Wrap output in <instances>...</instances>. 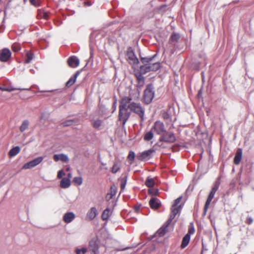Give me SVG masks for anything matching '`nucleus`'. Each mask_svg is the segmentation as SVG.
Listing matches in <instances>:
<instances>
[{
	"label": "nucleus",
	"mask_w": 254,
	"mask_h": 254,
	"mask_svg": "<svg viewBox=\"0 0 254 254\" xmlns=\"http://www.w3.org/2000/svg\"><path fill=\"white\" fill-rule=\"evenodd\" d=\"M5 88H3V87H0V90H1V91H5Z\"/></svg>",
	"instance_id": "54"
},
{
	"label": "nucleus",
	"mask_w": 254,
	"mask_h": 254,
	"mask_svg": "<svg viewBox=\"0 0 254 254\" xmlns=\"http://www.w3.org/2000/svg\"><path fill=\"white\" fill-rule=\"evenodd\" d=\"M15 90H20V89H16V88H5V91H8V92H11Z\"/></svg>",
	"instance_id": "46"
},
{
	"label": "nucleus",
	"mask_w": 254,
	"mask_h": 254,
	"mask_svg": "<svg viewBox=\"0 0 254 254\" xmlns=\"http://www.w3.org/2000/svg\"><path fill=\"white\" fill-rule=\"evenodd\" d=\"M71 184L70 180L69 178H64L60 182V187L63 189H66L70 187Z\"/></svg>",
	"instance_id": "19"
},
{
	"label": "nucleus",
	"mask_w": 254,
	"mask_h": 254,
	"mask_svg": "<svg viewBox=\"0 0 254 254\" xmlns=\"http://www.w3.org/2000/svg\"><path fill=\"white\" fill-rule=\"evenodd\" d=\"M163 117L164 119H168L170 118L169 115L167 113L163 114Z\"/></svg>",
	"instance_id": "48"
},
{
	"label": "nucleus",
	"mask_w": 254,
	"mask_h": 254,
	"mask_svg": "<svg viewBox=\"0 0 254 254\" xmlns=\"http://www.w3.org/2000/svg\"><path fill=\"white\" fill-rule=\"evenodd\" d=\"M190 240V235L189 234H186L183 239L181 248H185L189 244Z\"/></svg>",
	"instance_id": "21"
},
{
	"label": "nucleus",
	"mask_w": 254,
	"mask_h": 254,
	"mask_svg": "<svg viewBox=\"0 0 254 254\" xmlns=\"http://www.w3.org/2000/svg\"><path fill=\"white\" fill-rule=\"evenodd\" d=\"M220 184V179L218 178L217 180L214 183L213 187L211 189V190L208 196L207 199L206 201L204 207V214H205L207 209L211 202L212 199L213 198L215 193L216 191L218 190L219 185Z\"/></svg>",
	"instance_id": "3"
},
{
	"label": "nucleus",
	"mask_w": 254,
	"mask_h": 254,
	"mask_svg": "<svg viewBox=\"0 0 254 254\" xmlns=\"http://www.w3.org/2000/svg\"><path fill=\"white\" fill-rule=\"evenodd\" d=\"M36 159H43V158H42V157H38V158H37Z\"/></svg>",
	"instance_id": "57"
},
{
	"label": "nucleus",
	"mask_w": 254,
	"mask_h": 254,
	"mask_svg": "<svg viewBox=\"0 0 254 254\" xmlns=\"http://www.w3.org/2000/svg\"><path fill=\"white\" fill-rule=\"evenodd\" d=\"M131 99L128 97H124L120 105L119 120L123 122V125H124L130 115V113L128 111L135 113L140 118L141 121L143 120L144 110L139 104L134 102L130 103Z\"/></svg>",
	"instance_id": "1"
},
{
	"label": "nucleus",
	"mask_w": 254,
	"mask_h": 254,
	"mask_svg": "<svg viewBox=\"0 0 254 254\" xmlns=\"http://www.w3.org/2000/svg\"><path fill=\"white\" fill-rule=\"evenodd\" d=\"M31 3L35 6H38L39 3V0H30Z\"/></svg>",
	"instance_id": "42"
},
{
	"label": "nucleus",
	"mask_w": 254,
	"mask_h": 254,
	"mask_svg": "<svg viewBox=\"0 0 254 254\" xmlns=\"http://www.w3.org/2000/svg\"><path fill=\"white\" fill-rule=\"evenodd\" d=\"M138 86H139V87H142V86H141V83H139V82L138 83Z\"/></svg>",
	"instance_id": "55"
},
{
	"label": "nucleus",
	"mask_w": 254,
	"mask_h": 254,
	"mask_svg": "<svg viewBox=\"0 0 254 254\" xmlns=\"http://www.w3.org/2000/svg\"><path fill=\"white\" fill-rule=\"evenodd\" d=\"M182 209L181 205H180L178 207L172 206L171 208V213L169 219L167 220L168 221V223H171L172 221L174 219L176 215L180 212Z\"/></svg>",
	"instance_id": "11"
},
{
	"label": "nucleus",
	"mask_w": 254,
	"mask_h": 254,
	"mask_svg": "<svg viewBox=\"0 0 254 254\" xmlns=\"http://www.w3.org/2000/svg\"><path fill=\"white\" fill-rule=\"evenodd\" d=\"M99 244L96 240L92 239L89 242V250L91 254H99Z\"/></svg>",
	"instance_id": "7"
},
{
	"label": "nucleus",
	"mask_w": 254,
	"mask_h": 254,
	"mask_svg": "<svg viewBox=\"0 0 254 254\" xmlns=\"http://www.w3.org/2000/svg\"><path fill=\"white\" fill-rule=\"evenodd\" d=\"M111 215V210L109 208H107L103 211L102 214V218L103 220H106L108 219Z\"/></svg>",
	"instance_id": "22"
},
{
	"label": "nucleus",
	"mask_w": 254,
	"mask_h": 254,
	"mask_svg": "<svg viewBox=\"0 0 254 254\" xmlns=\"http://www.w3.org/2000/svg\"><path fill=\"white\" fill-rule=\"evenodd\" d=\"M71 177H72L71 174L70 173H68V174H67V178H69V180H70L71 178Z\"/></svg>",
	"instance_id": "51"
},
{
	"label": "nucleus",
	"mask_w": 254,
	"mask_h": 254,
	"mask_svg": "<svg viewBox=\"0 0 254 254\" xmlns=\"http://www.w3.org/2000/svg\"><path fill=\"white\" fill-rule=\"evenodd\" d=\"M42 160H32L28 163L25 164L23 167L22 169H28L33 168L36 165L39 164Z\"/></svg>",
	"instance_id": "13"
},
{
	"label": "nucleus",
	"mask_w": 254,
	"mask_h": 254,
	"mask_svg": "<svg viewBox=\"0 0 254 254\" xmlns=\"http://www.w3.org/2000/svg\"><path fill=\"white\" fill-rule=\"evenodd\" d=\"M78 122V120H68L62 123L63 126H69L73 125H75Z\"/></svg>",
	"instance_id": "24"
},
{
	"label": "nucleus",
	"mask_w": 254,
	"mask_h": 254,
	"mask_svg": "<svg viewBox=\"0 0 254 254\" xmlns=\"http://www.w3.org/2000/svg\"><path fill=\"white\" fill-rule=\"evenodd\" d=\"M156 56L154 55L151 57L141 58V61L143 65L140 67V72L141 74H145L150 71H155L160 67L159 62L152 63L153 59Z\"/></svg>",
	"instance_id": "2"
},
{
	"label": "nucleus",
	"mask_w": 254,
	"mask_h": 254,
	"mask_svg": "<svg viewBox=\"0 0 254 254\" xmlns=\"http://www.w3.org/2000/svg\"><path fill=\"white\" fill-rule=\"evenodd\" d=\"M65 175V173L63 170H61L59 171L57 175V178L58 179H61L62 177Z\"/></svg>",
	"instance_id": "39"
},
{
	"label": "nucleus",
	"mask_w": 254,
	"mask_h": 254,
	"mask_svg": "<svg viewBox=\"0 0 254 254\" xmlns=\"http://www.w3.org/2000/svg\"><path fill=\"white\" fill-rule=\"evenodd\" d=\"M137 80L139 81V83H141V86H143L144 83L143 77L140 75L137 77Z\"/></svg>",
	"instance_id": "41"
},
{
	"label": "nucleus",
	"mask_w": 254,
	"mask_h": 254,
	"mask_svg": "<svg viewBox=\"0 0 254 254\" xmlns=\"http://www.w3.org/2000/svg\"><path fill=\"white\" fill-rule=\"evenodd\" d=\"M182 198V196H180L179 197H178V198H177L175 201H174V204L172 205L173 206H175V207H178L179 206V205H178L179 203L180 202L181 199Z\"/></svg>",
	"instance_id": "40"
},
{
	"label": "nucleus",
	"mask_w": 254,
	"mask_h": 254,
	"mask_svg": "<svg viewBox=\"0 0 254 254\" xmlns=\"http://www.w3.org/2000/svg\"><path fill=\"white\" fill-rule=\"evenodd\" d=\"M66 170L67 171H68L69 170V167H67V168H66Z\"/></svg>",
	"instance_id": "56"
},
{
	"label": "nucleus",
	"mask_w": 254,
	"mask_h": 254,
	"mask_svg": "<svg viewBox=\"0 0 254 254\" xmlns=\"http://www.w3.org/2000/svg\"><path fill=\"white\" fill-rule=\"evenodd\" d=\"M242 150L240 148H239L237 150L236 155L234 159H242Z\"/></svg>",
	"instance_id": "35"
},
{
	"label": "nucleus",
	"mask_w": 254,
	"mask_h": 254,
	"mask_svg": "<svg viewBox=\"0 0 254 254\" xmlns=\"http://www.w3.org/2000/svg\"><path fill=\"white\" fill-rule=\"evenodd\" d=\"M154 95L153 88L151 85H148L144 92V100L146 104L150 103Z\"/></svg>",
	"instance_id": "4"
},
{
	"label": "nucleus",
	"mask_w": 254,
	"mask_h": 254,
	"mask_svg": "<svg viewBox=\"0 0 254 254\" xmlns=\"http://www.w3.org/2000/svg\"><path fill=\"white\" fill-rule=\"evenodd\" d=\"M87 249L86 248H82L81 249L77 248L75 250L76 254H85Z\"/></svg>",
	"instance_id": "31"
},
{
	"label": "nucleus",
	"mask_w": 254,
	"mask_h": 254,
	"mask_svg": "<svg viewBox=\"0 0 254 254\" xmlns=\"http://www.w3.org/2000/svg\"><path fill=\"white\" fill-rule=\"evenodd\" d=\"M54 159H68V157L64 154H55L54 155Z\"/></svg>",
	"instance_id": "33"
},
{
	"label": "nucleus",
	"mask_w": 254,
	"mask_h": 254,
	"mask_svg": "<svg viewBox=\"0 0 254 254\" xmlns=\"http://www.w3.org/2000/svg\"><path fill=\"white\" fill-rule=\"evenodd\" d=\"M97 215V211L95 207H91L87 214V217L90 220H93Z\"/></svg>",
	"instance_id": "17"
},
{
	"label": "nucleus",
	"mask_w": 254,
	"mask_h": 254,
	"mask_svg": "<svg viewBox=\"0 0 254 254\" xmlns=\"http://www.w3.org/2000/svg\"><path fill=\"white\" fill-rule=\"evenodd\" d=\"M73 181L75 184L78 185H81L82 183V179L80 177H74Z\"/></svg>",
	"instance_id": "32"
},
{
	"label": "nucleus",
	"mask_w": 254,
	"mask_h": 254,
	"mask_svg": "<svg viewBox=\"0 0 254 254\" xmlns=\"http://www.w3.org/2000/svg\"><path fill=\"white\" fill-rule=\"evenodd\" d=\"M149 205L152 209H156L160 206L161 203L157 198L153 197L149 201Z\"/></svg>",
	"instance_id": "16"
},
{
	"label": "nucleus",
	"mask_w": 254,
	"mask_h": 254,
	"mask_svg": "<svg viewBox=\"0 0 254 254\" xmlns=\"http://www.w3.org/2000/svg\"><path fill=\"white\" fill-rule=\"evenodd\" d=\"M67 63L69 66L75 67L79 65V60L77 57L72 56L68 58Z\"/></svg>",
	"instance_id": "15"
},
{
	"label": "nucleus",
	"mask_w": 254,
	"mask_h": 254,
	"mask_svg": "<svg viewBox=\"0 0 254 254\" xmlns=\"http://www.w3.org/2000/svg\"><path fill=\"white\" fill-rule=\"evenodd\" d=\"M241 160H234V162L235 164L238 165V164H239Z\"/></svg>",
	"instance_id": "49"
},
{
	"label": "nucleus",
	"mask_w": 254,
	"mask_h": 254,
	"mask_svg": "<svg viewBox=\"0 0 254 254\" xmlns=\"http://www.w3.org/2000/svg\"><path fill=\"white\" fill-rule=\"evenodd\" d=\"M171 223H168V221L167 222L156 232L155 233L156 236L159 237H163L166 233L168 227Z\"/></svg>",
	"instance_id": "12"
},
{
	"label": "nucleus",
	"mask_w": 254,
	"mask_h": 254,
	"mask_svg": "<svg viewBox=\"0 0 254 254\" xmlns=\"http://www.w3.org/2000/svg\"><path fill=\"white\" fill-rule=\"evenodd\" d=\"M127 58L128 63L131 64H137L139 63L138 59L135 56L131 47H129L127 49Z\"/></svg>",
	"instance_id": "5"
},
{
	"label": "nucleus",
	"mask_w": 254,
	"mask_h": 254,
	"mask_svg": "<svg viewBox=\"0 0 254 254\" xmlns=\"http://www.w3.org/2000/svg\"><path fill=\"white\" fill-rule=\"evenodd\" d=\"M117 190V189L116 186H112L110 188V192L109 193H108L106 195V199L108 200L111 199L114 196L116 195Z\"/></svg>",
	"instance_id": "18"
},
{
	"label": "nucleus",
	"mask_w": 254,
	"mask_h": 254,
	"mask_svg": "<svg viewBox=\"0 0 254 254\" xmlns=\"http://www.w3.org/2000/svg\"><path fill=\"white\" fill-rule=\"evenodd\" d=\"M11 52L7 48H4L0 50V61L7 62L11 58Z\"/></svg>",
	"instance_id": "6"
},
{
	"label": "nucleus",
	"mask_w": 254,
	"mask_h": 254,
	"mask_svg": "<svg viewBox=\"0 0 254 254\" xmlns=\"http://www.w3.org/2000/svg\"><path fill=\"white\" fill-rule=\"evenodd\" d=\"M153 137V134L151 131H150L145 134L144 138L145 140L149 141L151 140Z\"/></svg>",
	"instance_id": "30"
},
{
	"label": "nucleus",
	"mask_w": 254,
	"mask_h": 254,
	"mask_svg": "<svg viewBox=\"0 0 254 254\" xmlns=\"http://www.w3.org/2000/svg\"><path fill=\"white\" fill-rule=\"evenodd\" d=\"M102 121L100 120H96L92 122L93 127L97 129H99L102 126Z\"/></svg>",
	"instance_id": "28"
},
{
	"label": "nucleus",
	"mask_w": 254,
	"mask_h": 254,
	"mask_svg": "<svg viewBox=\"0 0 254 254\" xmlns=\"http://www.w3.org/2000/svg\"><path fill=\"white\" fill-rule=\"evenodd\" d=\"M29 122L27 121V120H24L21 126L20 127V130L21 132H23L25 130H26L28 127V126H29Z\"/></svg>",
	"instance_id": "26"
},
{
	"label": "nucleus",
	"mask_w": 254,
	"mask_h": 254,
	"mask_svg": "<svg viewBox=\"0 0 254 254\" xmlns=\"http://www.w3.org/2000/svg\"><path fill=\"white\" fill-rule=\"evenodd\" d=\"M194 231L195 230L194 227L193 226H190L188 234H190H190H193L194 233Z\"/></svg>",
	"instance_id": "44"
},
{
	"label": "nucleus",
	"mask_w": 254,
	"mask_h": 254,
	"mask_svg": "<svg viewBox=\"0 0 254 254\" xmlns=\"http://www.w3.org/2000/svg\"><path fill=\"white\" fill-rule=\"evenodd\" d=\"M80 72L77 71L74 75L73 77H71L70 79L66 82V86L67 87H70L72 85H73L76 81V79L77 77L79 75Z\"/></svg>",
	"instance_id": "20"
},
{
	"label": "nucleus",
	"mask_w": 254,
	"mask_h": 254,
	"mask_svg": "<svg viewBox=\"0 0 254 254\" xmlns=\"http://www.w3.org/2000/svg\"><path fill=\"white\" fill-rule=\"evenodd\" d=\"M155 152L154 150L149 149L143 152L139 153L137 154V157L140 159H145L146 158H151L154 156Z\"/></svg>",
	"instance_id": "8"
},
{
	"label": "nucleus",
	"mask_w": 254,
	"mask_h": 254,
	"mask_svg": "<svg viewBox=\"0 0 254 254\" xmlns=\"http://www.w3.org/2000/svg\"><path fill=\"white\" fill-rule=\"evenodd\" d=\"M153 129L157 134H162L165 131L164 124L160 121L155 122L153 127Z\"/></svg>",
	"instance_id": "10"
},
{
	"label": "nucleus",
	"mask_w": 254,
	"mask_h": 254,
	"mask_svg": "<svg viewBox=\"0 0 254 254\" xmlns=\"http://www.w3.org/2000/svg\"><path fill=\"white\" fill-rule=\"evenodd\" d=\"M176 140V137L173 133H166L160 138V140L172 143Z\"/></svg>",
	"instance_id": "9"
},
{
	"label": "nucleus",
	"mask_w": 254,
	"mask_h": 254,
	"mask_svg": "<svg viewBox=\"0 0 254 254\" xmlns=\"http://www.w3.org/2000/svg\"><path fill=\"white\" fill-rule=\"evenodd\" d=\"M201 93H202L201 89H200L198 93V96H200L201 94Z\"/></svg>",
	"instance_id": "53"
},
{
	"label": "nucleus",
	"mask_w": 254,
	"mask_h": 254,
	"mask_svg": "<svg viewBox=\"0 0 254 254\" xmlns=\"http://www.w3.org/2000/svg\"><path fill=\"white\" fill-rule=\"evenodd\" d=\"M135 157V153L133 151H130L127 156V159H134Z\"/></svg>",
	"instance_id": "43"
},
{
	"label": "nucleus",
	"mask_w": 254,
	"mask_h": 254,
	"mask_svg": "<svg viewBox=\"0 0 254 254\" xmlns=\"http://www.w3.org/2000/svg\"><path fill=\"white\" fill-rule=\"evenodd\" d=\"M127 175L126 174L125 175L124 177L121 179V190H123L125 189L126 187V185L127 181Z\"/></svg>",
	"instance_id": "27"
},
{
	"label": "nucleus",
	"mask_w": 254,
	"mask_h": 254,
	"mask_svg": "<svg viewBox=\"0 0 254 254\" xmlns=\"http://www.w3.org/2000/svg\"><path fill=\"white\" fill-rule=\"evenodd\" d=\"M75 214L72 212L65 213L63 216V220L66 223L71 222L75 218Z\"/></svg>",
	"instance_id": "14"
},
{
	"label": "nucleus",
	"mask_w": 254,
	"mask_h": 254,
	"mask_svg": "<svg viewBox=\"0 0 254 254\" xmlns=\"http://www.w3.org/2000/svg\"><path fill=\"white\" fill-rule=\"evenodd\" d=\"M166 7V5H162V6H161L160 7L159 10L161 12H164L165 11V9Z\"/></svg>",
	"instance_id": "47"
},
{
	"label": "nucleus",
	"mask_w": 254,
	"mask_h": 254,
	"mask_svg": "<svg viewBox=\"0 0 254 254\" xmlns=\"http://www.w3.org/2000/svg\"><path fill=\"white\" fill-rule=\"evenodd\" d=\"M43 16L45 19H47L48 18V15L47 13H44Z\"/></svg>",
	"instance_id": "50"
},
{
	"label": "nucleus",
	"mask_w": 254,
	"mask_h": 254,
	"mask_svg": "<svg viewBox=\"0 0 254 254\" xmlns=\"http://www.w3.org/2000/svg\"><path fill=\"white\" fill-rule=\"evenodd\" d=\"M33 59V54L30 52H28L26 54V59L25 62L26 63H29Z\"/></svg>",
	"instance_id": "34"
},
{
	"label": "nucleus",
	"mask_w": 254,
	"mask_h": 254,
	"mask_svg": "<svg viewBox=\"0 0 254 254\" xmlns=\"http://www.w3.org/2000/svg\"><path fill=\"white\" fill-rule=\"evenodd\" d=\"M180 35L178 34H173L171 36V39L172 41L176 42L180 39Z\"/></svg>",
	"instance_id": "36"
},
{
	"label": "nucleus",
	"mask_w": 254,
	"mask_h": 254,
	"mask_svg": "<svg viewBox=\"0 0 254 254\" xmlns=\"http://www.w3.org/2000/svg\"><path fill=\"white\" fill-rule=\"evenodd\" d=\"M20 147L17 146L10 149L8 154L10 157H13L17 155L20 152Z\"/></svg>",
	"instance_id": "23"
},
{
	"label": "nucleus",
	"mask_w": 254,
	"mask_h": 254,
	"mask_svg": "<svg viewBox=\"0 0 254 254\" xmlns=\"http://www.w3.org/2000/svg\"><path fill=\"white\" fill-rule=\"evenodd\" d=\"M145 185L149 188H152L154 185V181L152 178H147L145 182Z\"/></svg>",
	"instance_id": "29"
},
{
	"label": "nucleus",
	"mask_w": 254,
	"mask_h": 254,
	"mask_svg": "<svg viewBox=\"0 0 254 254\" xmlns=\"http://www.w3.org/2000/svg\"><path fill=\"white\" fill-rule=\"evenodd\" d=\"M121 166V164L120 162L118 161L115 163L112 168V172L113 173H117L120 169Z\"/></svg>",
	"instance_id": "25"
},
{
	"label": "nucleus",
	"mask_w": 254,
	"mask_h": 254,
	"mask_svg": "<svg viewBox=\"0 0 254 254\" xmlns=\"http://www.w3.org/2000/svg\"><path fill=\"white\" fill-rule=\"evenodd\" d=\"M253 222V219L251 217H248L246 220V223L248 224H251Z\"/></svg>",
	"instance_id": "45"
},
{
	"label": "nucleus",
	"mask_w": 254,
	"mask_h": 254,
	"mask_svg": "<svg viewBox=\"0 0 254 254\" xmlns=\"http://www.w3.org/2000/svg\"><path fill=\"white\" fill-rule=\"evenodd\" d=\"M148 191L150 194L156 195L158 193L159 190L157 189H149Z\"/></svg>",
	"instance_id": "38"
},
{
	"label": "nucleus",
	"mask_w": 254,
	"mask_h": 254,
	"mask_svg": "<svg viewBox=\"0 0 254 254\" xmlns=\"http://www.w3.org/2000/svg\"><path fill=\"white\" fill-rule=\"evenodd\" d=\"M12 49L15 52H17L20 50V47L18 44H14L12 46Z\"/></svg>",
	"instance_id": "37"
},
{
	"label": "nucleus",
	"mask_w": 254,
	"mask_h": 254,
	"mask_svg": "<svg viewBox=\"0 0 254 254\" xmlns=\"http://www.w3.org/2000/svg\"><path fill=\"white\" fill-rule=\"evenodd\" d=\"M128 249V248H124V249H117V250L118 251H125L126 250Z\"/></svg>",
	"instance_id": "52"
}]
</instances>
